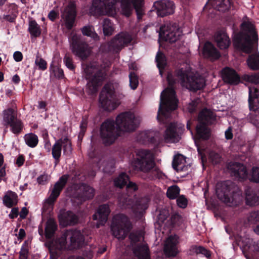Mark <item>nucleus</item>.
I'll return each instance as SVG.
<instances>
[{"instance_id":"nucleus-29","label":"nucleus","mask_w":259,"mask_h":259,"mask_svg":"<svg viewBox=\"0 0 259 259\" xmlns=\"http://www.w3.org/2000/svg\"><path fill=\"white\" fill-rule=\"evenodd\" d=\"M178 243L177 238L176 236H169L164 247V252L167 256H176L178 253L177 247Z\"/></svg>"},{"instance_id":"nucleus-15","label":"nucleus","mask_w":259,"mask_h":259,"mask_svg":"<svg viewBox=\"0 0 259 259\" xmlns=\"http://www.w3.org/2000/svg\"><path fill=\"white\" fill-rule=\"evenodd\" d=\"M69 39L72 53L82 60L87 59L89 46L83 40L81 35L74 34L69 37Z\"/></svg>"},{"instance_id":"nucleus-1","label":"nucleus","mask_w":259,"mask_h":259,"mask_svg":"<svg viewBox=\"0 0 259 259\" xmlns=\"http://www.w3.org/2000/svg\"><path fill=\"white\" fill-rule=\"evenodd\" d=\"M140 124V119L131 111L121 113L115 121L107 119L101 124L100 136L103 143L106 146L112 144L120 136L121 132L135 131Z\"/></svg>"},{"instance_id":"nucleus-41","label":"nucleus","mask_w":259,"mask_h":259,"mask_svg":"<svg viewBox=\"0 0 259 259\" xmlns=\"http://www.w3.org/2000/svg\"><path fill=\"white\" fill-rule=\"evenodd\" d=\"M155 60L157 63V66L159 69V74L162 75L163 70L166 65L165 56L162 52L158 51L156 54Z\"/></svg>"},{"instance_id":"nucleus-44","label":"nucleus","mask_w":259,"mask_h":259,"mask_svg":"<svg viewBox=\"0 0 259 259\" xmlns=\"http://www.w3.org/2000/svg\"><path fill=\"white\" fill-rule=\"evenodd\" d=\"M131 3L133 8L136 10L138 19H141L144 14L142 9V0H133Z\"/></svg>"},{"instance_id":"nucleus-56","label":"nucleus","mask_w":259,"mask_h":259,"mask_svg":"<svg viewBox=\"0 0 259 259\" xmlns=\"http://www.w3.org/2000/svg\"><path fill=\"white\" fill-rule=\"evenodd\" d=\"M250 181L255 183H259V167H253L252 168Z\"/></svg>"},{"instance_id":"nucleus-11","label":"nucleus","mask_w":259,"mask_h":259,"mask_svg":"<svg viewBox=\"0 0 259 259\" xmlns=\"http://www.w3.org/2000/svg\"><path fill=\"white\" fill-rule=\"evenodd\" d=\"M99 103L101 107L107 111H111L117 108L113 84L108 83L104 85L100 94Z\"/></svg>"},{"instance_id":"nucleus-28","label":"nucleus","mask_w":259,"mask_h":259,"mask_svg":"<svg viewBox=\"0 0 259 259\" xmlns=\"http://www.w3.org/2000/svg\"><path fill=\"white\" fill-rule=\"evenodd\" d=\"M58 218L60 224L65 227L74 225L78 220V217L70 210L62 212Z\"/></svg>"},{"instance_id":"nucleus-50","label":"nucleus","mask_w":259,"mask_h":259,"mask_svg":"<svg viewBox=\"0 0 259 259\" xmlns=\"http://www.w3.org/2000/svg\"><path fill=\"white\" fill-rule=\"evenodd\" d=\"M88 117L87 116H84L82 117V120L80 124V132L78 136L79 139H82L86 132L88 123Z\"/></svg>"},{"instance_id":"nucleus-19","label":"nucleus","mask_w":259,"mask_h":259,"mask_svg":"<svg viewBox=\"0 0 259 259\" xmlns=\"http://www.w3.org/2000/svg\"><path fill=\"white\" fill-rule=\"evenodd\" d=\"M69 178V176L68 175H63L59 178V180L55 184L51 193L47 200V202L49 205H52L54 204L67 184Z\"/></svg>"},{"instance_id":"nucleus-8","label":"nucleus","mask_w":259,"mask_h":259,"mask_svg":"<svg viewBox=\"0 0 259 259\" xmlns=\"http://www.w3.org/2000/svg\"><path fill=\"white\" fill-rule=\"evenodd\" d=\"M215 193L220 200L225 203H229L233 202L236 195L240 194V191L234 183L227 181L217 184Z\"/></svg>"},{"instance_id":"nucleus-48","label":"nucleus","mask_w":259,"mask_h":259,"mask_svg":"<svg viewBox=\"0 0 259 259\" xmlns=\"http://www.w3.org/2000/svg\"><path fill=\"white\" fill-rule=\"evenodd\" d=\"M133 8L132 3L129 1L122 3L121 4V11L123 15L130 17L132 13Z\"/></svg>"},{"instance_id":"nucleus-7","label":"nucleus","mask_w":259,"mask_h":259,"mask_svg":"<svg viewBox=\"0 0 259 259\" xmlns=\"http://www.w3.org/2000/svg\"><path fill=\"white\" fill-rule=\"evenodd\" d=\"M215 119V116L213 112L207 108L202 109L198 114V124L196 126L195 143L199 154H201V149L198 146V142L200 140H206L209 139L210 130L208 125L213 123Z\"/></svg>"},{"instance_id":"nucleus-16","label":"nucleus","mask_w":259,"mask_h":259,"mask_svg":"<svg viewBox=\"0 0 259 259\" xmlns=\"http://www.w3.org/2000/svg\"><path fill=\"white\" fill-rule=\"evenodd\" d=\"M132 40L131 36L126 32H121L112 39L108 44V51L118 53Z\"/></svg>"},{"instance_id":"nucleus-18","label":"nucleus","mask_w":259,"mask_h":259,"mask_svg":"<svg viewBox=\"0 0 259 259\" xmlns=\"http://www.w3.org/2000/svg\"><path fill=\"white\" fill-rule=\"evenodd\" d=\"M184 130L183 125L177 122H171L165 131L164 139L167 142H178L181 138V135Z\"/></svg>"},{"instance_id":"nucleus-58","label":"nucleus","mask_w":259,"mask_h":259,"mask_svg":"<svg viewBox=\"0 0 259 259\" xmlns=\"http://www.w3.org/2000/svg\"><path fill=\"white\" fill-rule=\"evenodd\" d=\"M142 238V233L139 232H132L129 235V239L131 240L132 243H136L140 241Z\"/></svg>"},{"instance_id":"nucleus-35","label":"nucleus","mask_w":259,"mask_h":259,"mask_svg":"<svg viewBox=\"0 0 259 259\" xmlns=\"http://www.w3.org/2000/svg\"><path fill=\"white\" fill-rule=\"evenodd\" d=\"M58 229V225L55 220L49 218L46 224L45 229V237L47 239H51Z\"/></svg>"},{"instance_id":"nucleus-46","label":"nucleus","mask_w":259,"mask_h":259,"mask_svg":"<svg viewBox=\"0 0 259 259\" xmlns=\"http://www.w3.org/2000/svg\"><path fill=\"white\" fill-rule=\"evenodd\" d=\"M81 30L83 35L91 37L94 39L98 38V35L94 31V28L92 26H85L81 28Z\"/></svg>"},{"instance_id":"nucleus-3","label":"nucleus","mask_w":259,"mask_h":259,"mask_svg":"<svg viewBox=\"0 0 259 259\" xmlns=\"http://www.w3.org/2000/svg\"><path fill=\"white\" fill-rule=\"evenodd\" d=\"M167 80L170 88L165 89L160 95V102L158 111L157 118L159 121L163 122L167 119L172 111L178 107V100L176 97V92L173 88L177 81H180L175 75L168 72Z\"/></svg>"},{"instance_id":"nucleus-21","label":"nucleus","mask_w":259,"mask_h":259,"mask_svg":"<svg viewBox=\"0 0 259 259\" xmlns=\"http://www.w3.org/2000/svg\"><path fill=\"white\" fill-rule=\"evenodd\" d=\"M158 16L163 17L174 12V3L168 0H161L154 3Z\"/></svg>"},{"instance_id":"nucleus-63","label":"nucleus","mask_w":259,"mask_h":259,"mask_svg":"<svg viewBox=\"0 0 259 259\" xmlns=\"http://www.w3.org/2000/svg\"><path fill=\"white\" fill-rule=\"evenodd\" d=\"M169 215V212L167 209H162L160 211L158 215V219L160 221L163 222Z\"/></svg>"},{"instance_id":"nucleus-2","label":"nucleus","mask_w":259,"mask_h":259,"mask_svg":"<svg viewBox=\"0 0 259 259\" xmlns=\"http://www.w3.org/2000/svg\"><path fill=\"white\" fill-rule=\"evenodd\" d=\"M133 171L146 181L162 178L164 174L156 166L154 156L151 150L138 149L135 150L130 160Z\"/></svg>"},{"instance_id":"nucleus-42","label":"nucleus","mask_w":259,"mask_h":259,"mask_svg":"<svg viewBox=\"0 0 259 259\" xmlns=\"http://www.w3.org/2000/svg\"><path fill=\"white\" fill-rule=\"evenodd\" d=\"M26 144L31 148L35 147L38 143V138L37 135L33 133L26 134L24 137Z\"/></svg>"},{"instance_id":"nucleus-6","label":"nucleus","mask_w":259,"mask_h":259,"mask_svg":"<svg viewBox=\"0 0 259 259\" xmlns=\"http://www.w3.org/2000/svg\"><path fill=\"white\" fill-rule=\"evenodd\" d=\"M110 64H101L100 66L88 65L84 69L85 77L88 80L87 87L91 94L97 92L99 87L108 78Z\"/></svg>"},{"instance_id":"nucleus-32","label":"nucleus","mask_w":259,"mask_h":259,"mask_svg":"<svg viewBox=\"0 0 259 259\" xmlns=\"http://www.w3.org/2000/svg\"><path fill=\"white\" fill-rule=\"evenodd\" d=\"M18 202V195L16 193L11 190L8 191L3 198V202L8 208L16 206Z\"/></svg>"},{"instance_id":"nucleus-12","label":"nucleus","mask_w":259,"mask_h":259,"mask_svg":"<svg viewBox=\"0 0 259 259\" xmlns=\"http://www.w3.org/2000/svg\"><path fill=\"white\" fill-rule=\"evenodd\" d=\"M4 125L6 127H10V131L14 135H20L24 127V123L22 120L17 117L14 110L8 108L3 111Z\"/></svg>"},{"instance_id":"nucleus-59","label":"nucleus","mask_w":259,"mask_h":259,"mask_svg":"<svg viewBox=\"0 0 259 259\" xmlns=\"http://www.w3.org/2000/svg\"><path fill=\"white\" fill-rule=\"evenodd\" d=\"M64 63L65 64V66L70 70H74L75 69V66L74 64H73L72 58L70 57L69 56H68L67 55H65L64 56Z\"/></svg>"},{"instance_id":"nucleus-52","label":"nucleus","mask_w":259,"mask_h":259,"mask_svg":"<svg viewBox=\"0 0 259 259\" xmlns=\"http://www.w3.org/2000/svg\"><path fill=\"white\" fill-rule=\"evenodd\" d=\"M130 86L132 90H136L139 85V77L134 72L129 74Z\"/></svg>"},{"instance_id":"nucleus-37","label":"nucleus","mask_w":259,"mask_h":259,"mask_svg":"<svg viewBox=\"0 0 259 259\" xmlns=\"http://www.w3.org/2000/svg\"><path fill=\"white\" fill-rule=\"evenodd\" d=\"M134 252L139 259H150V250L147 244L138 245L135 248Z\"/></svg>"},{"instance_id":"nucleus-31","label":"nucleus","mask_w":259,"mask_h":259,"mask_svg":"<svg viewBox=\"0 0 259 259\" xmlns=\"http://www.w3.org/2000/svg\"><path fill=\"white\" fill-rule=\"evenodd\" d=\"M214 39L218 47L222 50L227 49L231 44L229 36L223 31H218L215 34Z\"/></svg>"},{"instance_id":"nucleus-64","label":"nucleus","mask_w":259,"mask_h":259,"mask_svg":"<svg viewBox=\"0 0 259 259\" xmlns=\"http://www.w3.org/2000/svg\"><path fill=\"white\" fill-rule=\"evenodd\" d=\"M48 176L47 175L44 174L39 176L37 179V183L42 185H44L48 183Z\"/></svg>"},{"instance_id":"nucleus-38","label":"nucleus","mask_w":259,"mask_h":259,"mask_svg":"<svg viewBox=\"0 0 259 259\" xmlns=\"http://www.w3.org/2000/svg\"><path fill=\"white\" fill-rule=\"evenodd\" d=\"M62 149V139L56 141L52 148V155L55 160L56 164L60 161Z\"/></svg>"},{"instance_id":"nucleus-5","label":"nucleus","mask_w":259,"mask_h":259,"mask_svg":"<svg viewBox=\"0 0 259 259\" xmlns=\"http://www.w3.org/2000/svg\"><path fill=\"white\" fill-rule=\"evenodd\" d=\"M241 27L244 32H240L234 35L233 38V45L235 50L249 54L253 49L250 35L252 36L253 40L256 42L258 40V35L254 26L250 22H243Z\"/></svg>"},{"instance_id":"nucleus-60","label":"nucleus","mask_w":259,"mask_h":259,"mask_svg":"<svg viewBox=\"0 0 259 259\" xmlns=\"http://www.w3.org/2000/svg\"><path fill=\"white\" fill-rule=\"evenodd\" d=\"M177 204L179 207L185 208L187 206L188 200L184 195H180L177 199Z\"/></svg>"},{"instance_id":"nucleus-49","label":"nucleus","mask_w":259,"mask_h":259,"mask_svg":"<svg viewBox=\"0 0 259 259\" xmlns=\"http://www.w3.org/2000/svg\"><path fill=\"white\" fill-rule=\"evenodd\" d=\"M35 64L40 70L44 71L47 69L48 64L47 61L38 53H37L35 57Z\"/></svg>"},{"instance_id":"nucleus-17","label":"nucleus","mask_w":259,"mask_h":259,"mask_svg":"<svg viewBox=\"0 0 259 259\" xmlns=\"http://www.w3.org/2000/svg\"><path fill=\"white\" fill-rule=\"evenodd\" d=\"M116 0H93L90 13L94 16L104 15L114 8Z\"/></svg>"},{"instance_id":"nucleus-24","label":"nucleus","mask_w":259,"mask_h":259,"mask_svg":"<svg viewBox=\"0 0 259 259\" xmlns=\"http://www.w3.org/2000/svg\"><path fill=\"white\" fill-rule=\"evenodd\" d=\"M66 15L64 20L66 28L71 30L74 25L76 16V4L75 2L71 1L65 9Z\"/></svg>"},{"instance_id":"nucleus-55","label":"nucleus","mask_w":259,"mask_h":259,"mask_svg":"<svg viewBox=\"0 0 259 259\" xmlns=\"http://www.w3.org/2000/svg\"><path fill=\"white\" fill-rule=\"evenodd\" d=\"M170 224L172 227L179 226L182 224V217L178 213L172 214L170 218Z\"/></svg>"},{"instance_id":"nucleus-47","label":"nucleus","mask_w":259,"mask_h":259,"mask_svg":"<svg viewBox=\"0 0 259 259\" xmlns=\"http://www.w3.org/2000/svg\"><path fill=\"white\" fill-rule=\"evenodd\" d=\"M51 74L54 73V76L59 79H63L64 77L63 70L57 66L51 64L50 66Z\"/></svg>"},{"instance_id":"nucleus-23","label":"nucleus","mask_w":259,"mask_h":259,"mask_svg":"<svg viewBox=\"0 0 259 259\" xmlns=\"http://www.w3.org/2000/svg\"><path fill=\"white\" fill-rule=\"evenodd\" d=\"M110 213V209L108 204H103L99 206L96 212L93 215V219L97 221L96 224L97 228L105 225Z\"/></svg>"},{"instance_id":"nucleus-53","label":"nucleus","mask_w":259,"mask_h":259,"mask_svg":"<svg viewBox=\"0 0 259 259\" xmlns=\"http://www.w3.org/2000/svg\"><path fill=\"white\" fill-rule=\"evenodd\" d=\"M194 252L197 254H202L206 256L207 258H209L211 256V252L210 250L206 249L205 247L201 246H194L193 248Z\"/></svg>"},{"instance_id":"nucleus-61","label":"nucleus","mask_w":259,"mask_h":259,"mask_svg":"<svg viewBox=\"0 0 259 259\" xmlns=\"http://www.w3.org/2000/svg\"><path fill=\"white\" fill-rule=\"evenodd\" d=\"M29 250L27 246L23 245L19 252V259H27Z\"/></svg>"},{"instance_id":"nucleus-40","label":"nucleus","mask_w":259,"mask_h":259,"mask_svg":"<svg viewBox=\"0 0 259 259\" xmlns=\"http://www.w3.org/2000/svg\"><path fill=\"white\" fill-rule=\"evenodd\" d=\"M28 32L31 36L37 37L41 34V29L35 20H30L29 22Z\"/></svg>"},{"instance_id":"nucleus-27","label":"nucleus","mask_w":259,"mask_h":259,"mask_svg":"<svg viewBox=\"0 0 259 259\" xmlns=\"http://www.w3.org/2000/svg\"><path fill=\"white\" fill-rule=\"evenodd\" d=\"M202 54L204 58L211 61L219 59L221 54L218 50L209 41H207L204 45Z\"/></svg>"},{"instance_id":"nucleus-45","label":"nucleus","mask_w":259,"mask_h":259,"mask_svg":"<svg viewBox=\"0 0 259 259\" xmlns=\"http://www.w3.org/2000/svg\"><path fill=\"white\" fill-rule=\"evenodd\" d=\"M180 189L177 185L169 187L166 192V196L169 199H175L180 195Z\"/></svg>"},{"instance_id":"nucleus-13","label":"nucleus","mask_w":259,"mask_h":259,"mask_svg":"<svg viewBox=\"0 0 259 259\" xmlns=\"http://www.w3.org/2000/svg\"><path fill=\"white\" fill-rule=\"evenodd\" d=\"M182 34V31L177 23L168 22L161 26L159 35L163 40L172 44L180 39Z\"/></svg>"},{"instance_id":"nucleus-33","label":"nucleus","mask_w":259,"mask_h":259,"mask_svg":"<svg viewBox=\"0 0 259 259\" xmlns=\"http://www.w3.org/2000/svg\"><path fill=\"white\" fill-rule=\"evenodd\" d=\"M138 139L143 144H156L157 143L155 138V133L150 131L140 133L138 136Z\"/></svg>"},{"instance_id":"nucleus-51","label":"nucleus","mask_w":259,"mask_h":259,"mask_svg":"<svg viewBox=\"0 0 259 259\" xmlns=\"http://www.w3.org/2000/svg\"><path fill=\"white\" fill-rule=\"evenodd\" d=\"M62 148L63 153L65 155H69L72 152L71 143L67 138L62 139Z\"/></svg>"},{"instance_id":"nucleus-62","label":"nucleus","mask_w":259,"mask_h":259,"mask_svg":"<svg viewBox=\"0 0 259 259\" xmlns=\"http://www.w3.org/2000/svg\"><path fill=\"white\" fill-rule=\"evenodd\" d=\"M248 221L253 223L259 222V210L251 212Z\"/></svg>"},{"instance_id":"nucleus-9","label":"nucleus","mask_w":259,"mask_h":259,"mask_svg":"<svg viewBox=\"0 0 259 259\" xmlns=\"http://www.w3.org/2000/svg\"><path fill=\"white\" fill-rule=\"evenodd\" d=\"M175 75L182 83H186V87L191 91L195 92L200 90L205 85L203 78L190 74L183 68L176 70Z\"/></svg>"},{"instance_id":"nucleus-39","label":"nucleus","mask_w":259,"mask_h":259,"mask_svg":"<svg viewBox=\"0 0 259 259\" xmlns=\"http://www.w3.org/2000/svg\"><path fill=\"white\" fill-rule=\"evenodd\" d=\"M248 67L252 70H259V53L250 55L247 60Z\"/></svg>"},{"instance_id":"nucleus-20","label":"nucleus","mask_w":259,"mask_h":259,"mask_svg":"<svg viewBox=\"0 0 259 259\" xmlns=\"http://www.w3.org/2000/svg\"><path fill=\"white\" fill-rule=\"evenodd\" d=\"M94 194L95 190L92 187L84 183L80 184L75 196V199L78 201L77 205H80L86 200L92 199Z\"/></svg>"},{"instance_id":"nucleus-14","label":"nucleus","mask_w":259,"mask_h":259,"mask_svg":"<svg viewBox=\"0 0 259 259\" xmlns=\"http://www.w3.org/2000/svg\"><path fill=\"white\" fill-rule=\"evenodd\" d=\"M249 108L250 122L259 127V90L253 87L249 88Z\"/></svg>"},{"instance_id":"nucleus-36","label":"nucleus","mask_w":259,"mask_h":259,"mask_svg":"<svg viewBox=\"0 0 259 259\" xmlns=\"http://www.w3.org/2000/svg\"><path fill=\"white\" fill-rule=\"evenodd\" d=\"M212 7L220 12H224L231 7L230 0H208Z\"/></svg>"},{"instance_id":"nucleus-43","label":"nucleus","mask_w":259,"mask_h":259,"mask_svg":"<svg viewBox=\"0 0 259 259\" xmlns=\"http://www.w3.org/2000/svg\"><path fill=\"white\" fill-rule=\"evenodd\" d=\"M102 26L105 36H110L113 34L114 31L113 24L109 18L104 19Z\"/></svg>"},{"instance_id":"nucleus-57","label":"nucleus","mask_w":259,"mask_h":259,"mask_svg":"<svg viewBox=\"0 0 259 259\" xmlns=\"http://www.w3.org/2000/svg\"><path fill=\"white\" fill-rule=\"evenodd\" d=\"M209 159L213 164H217L221 162V156L219 153L212 151L209 154Z\"/></svg>"},{"instance_id":"nucleus-4","label":"nucleus","mask_w":259,"mask_h":259,"mask_svg":"<svg viewBox=\"0 0 259 259\" xmlns=\"http://www.w3.org/2000/svg\"><path fill=\"white\" fill-rule=\"evenodd\" d=\"M68 236H70V246L72 249H78L83 245L84 238L79 231H68L60 237L53 239L47 243L50 259L59 257L62 250L66 247Z\"/></svg>"},{"instance_id":"nucleus-22","label":"nucleus","mask_w":259,"mask_h":259,"mask_svg":"<svg viewBox=\"0 0 259 259\" xmlns=\"http://www.w3.org/2000/svg\"><path fill=\"white\" fill-rule=\"evenodd\" d=\"M221 73L222 79L226 83L236 85L241 81L240 75L235 70L230 67L224 68L221 71Z\"/></svg>"},{"instance_id":"nucleus-30","label":"nucleus","mask_w":259,"mask_h":259,"mask_svg":"<svg viewBox=\"0 0 259 259\" xmlns=\"http://www.w3.org/2000/svg\"><path fill=\"white\" fill-rule=\"evenodd\" d=\"M185 157L182 154H178L176 155L172 162L173 168L177 171H185L188 169L190 167L189 165H185Z\"/></svg>"},{"instance_id":"nucleus-10","label":"nucleus","mask_w":259,"mask_h":259,"mask_svg":"<svg viewBox=\"0 0 259 259\" xmlns=\"http://www.w3.org/2000/svg\"><path fill=\"white\" fill-rule=\"evenodd\" d=\"M131 229V223L126 215L120 213L113 217L111 230L115 237L124 239Z\"/></svg>"},{"instance_id":"nucleus-34","label":"nucleus","mask_w":259,"mask_h":259,"mask_svg":"<svg viewBox=\"0 0 259 259\" xmlns=\"http://www.w3.org/2000/svg\"><path fill=\"white\" fill-rule=\"evenodd\" d=\"M245 200L246 204L253 206L259 203V197L255 193L253 189L246 187L245 189Z\"/></svg>"},{"instance_id":"nucleus-26","label":"nucleus","mask_w":259,"mask_h":259,"mask_svg":"<svg viewBox=\"0 0 259 259\" xmlns=\"http://www.w3.org/2000/svg\"><path fill=\"white\" fill-rule=\"evenodd\" d=\"M230 169L233 175L240 180H246L248 172L245 166L238 162H234L229 165Z\"/></svg>"},{"instance_id":"nucleus-54","label":"nucleus","mask_w":259,"mask_h":259,"mask_svg":"<svg viewBox=\"0 0 259 259\" xmlns=\"http://www.w3.org/2000/svg\"><path fill=\"white\" fill-rule=\"evenodd\" d=\"M244 79L247 81L255 84H259V72L252 74H246L244 76Z\"/></svg>"},{"instance_id":"nucleus-25","label":"nucleus","mask_w":259,"mask_h":259,"mask_svg":"<svg viewBox=\"0 0 259 259\" xmlns=\"http://www.w3.org/2000/svg\"><path fill=\"white\" fill-rule=\"evenodd\" d=\"M114 184L115 187L122 188L125 186L126 189L129 190L136 191L138 189V186L136 183L130 181L129 176L125 172L121 173L118 177L114 180Z\"/></svg>"}]
</instances>
